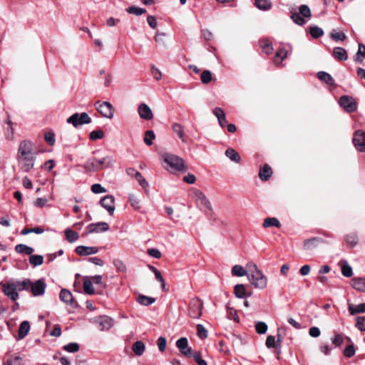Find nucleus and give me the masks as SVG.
Instances as JSON below:
<instances>
[{
    "instance_id": "61",
    "label": "nucleus",
    "mask_w": 365,
    "mask_h": 365,
    "mask_svg": "<svg viewBox=\"0 0 365 365\" xmlns=\"http://www.w3.org/2000/svg\"><path fill=\"white\" fill-rule=\"evenodd\" d=\"M91 191L93 193L98 194L106 192V190L101 184H93L91 186Z\"/></svg>"
},
{
    "instance_id": "42",
    "label": "nucleus",
    "mask_w": 365,
    "mask_h": 365,
    "mask_svg": "<svg viewBox=\"0 0 365 365\" xmlns=\"http://www.w3.org/2000/svg\"><path fill=\"white\" fill-rule=\"evenodd\" d=\"M155 138V135L153 130H147L145 133V137L143 138L144 143L147 145H152L153 143V140Z\"/></svg>"
},
{
    "instance_id": "51",
    "label": "nucleus",
    "mask_w": 365,
    "mask_h": 365,
    "mask_svg": "<svg viewBox=\"0 0 365 365\" xmlns=\"http://www.w3.org/2000/svg\"><path fill=\"white\" fill-rule=\"evenodd\" d=\"M291 19L295 24L299 26H302L305 24L304 19L301 16V14L299 13H292V14L291 15Z\"/></svg>"
},
{
    "instance_id": "53",
    "label": "nucleus",
    "mask_w": 365,
    "mask_h": 365,
    "mask_svg": "<svg viewBox=\"0 0 365 365\" xmlns=\"http://www.w3.org/2000/svg\"><path fill=\"white\" fill-rule=\"evenodd\" d=\"M104 136V132L102 130H93L90 133V139L92 140H97L103 138Z\"/></svg>"
},
{
    "instance_id": "39",
    "label": "nucleus",
    "mask_w": 365,
    "mask_h": 365,
    "mask_svg": "<svg viewBox=\"0 0 365 365\" xmlns=\"http://www.w3.org/2000/svg\"><path fill=\"white\" fill-rule=\"evenodd\" d=\"M235 294L237 298H243L246 296L245 287L242 284H236L234 287Z\"/></svg>"
},
{
    "instance_id": "18",
    "label": "nucleus",
    "mask_w": 365,
    "mask_h": 365,
    "mask_svg": "<svg viewBox=\"0 0 365 365\" xmlns=\"http://www.w3.org/2000/svg\"><path fill=\"white\" fill-rule=\"evenodd\" d=\"M98 252V249L96 247H87L80 245L76 247V252L81 256L94 255L96 254Z\"/></svg>"
},
{
    "instance_id": "10",
    "label": "nucleus",
    "mask_w": 365,
    "mask_h": 365,
    "mask_svg": "<svg viewBox=\"0 0 365 365\" xmlns=\"http://www.w3.org/2000/svg\"><path fill=\"white\" fill-rule=\"evenodd\" d=\"M46 287V284L43 279L36 280L32 282L29 286V289L34 297L41 296L44 294Z\"/></svg>"
},
{
    "instance_id": "52",
    "label": "nucleus",
    "mask_w": 365,
    "mask_h": 365,
    "mask_svg": "<svg viewBox=\"0 0 365 365\" xmlns=\"http://www.w3.org/2000/svg\"><path fill=\"white\" fill-rule=\"evenodd\" d=\"M197 336L201 339H204L207 336V331L205 327L202 324L197 325Z\"/></svg>"
},
{
    "instance_id": "25",
    "label": "nucleus",
    "mask_w": 365,
    "mask_h": 365,
    "mask_svg": "<svg viewBox=\"0 0 365 365\" xmlns=\"http://www.w3.org/2000/svg\"><path fill=\"white\" fill-rule=\"evenodd\" d=\"M272 169L271 168L265 164L259 170V177L262 180H267L272 175Z\"/></svg>"
},
{
    "instance_id": "2",
    "label": "nucleus",
    "mask_w": 365,
    "mask_h": 365,
    "mask_svg": "<svg viewBox=\"0 0 365 365\" xmlns=\"http://www.w3.org/2000/svg\"><path fill=\"white\" fill-rule=\"evenodd\" d=\"M247 269L248 272V279L255 288L264 289L267 287V277L258 269L255 263H248L247 264Z\"/></svg>"
},
{
    "instance_id": "50",
    "label": "nucleus",
    "mask_w": 365,
    "mask_h": 365,
    "mask_svg": "<svg viewBox=\"0 0 365 365\" xmlns=\"http://www.w3.org/2000/svg\"><path fill=\"white\" fill-rule=\"evenodd\" d=\"M341 273L346 277H350L353 275L352 268L346 262L341 266Z\"/></svg>"
},
{
    "instance_id": "5",
    "label": "nucleus",
    "mask_w": 365,
    "mask_h": 365,
    "mask_svg": "<svg viewBox=\"0 0 365 365\" xmlns=\"http://www.w3.org/2000/svg\"><path fill=\"white\" fill-rule=\"evenodd\" d=\"M203 302L199 298L192 299L188 304L189 316L193 319H199L202 314Z\"/></svg>"
},
{
    "instance_id": "29",
    "label": "nucleus",
    "mask_w": 365,
    "mask_h": 365,
    "mask_svg": "<svg viewBox=\"0 0 365 365\" xmlns=\"http://www.w3.org/2000/svg\"><path fill=\"white\" fill-rule=\"evenodd\" d=\"M83 290L88 294H93L94 289L93 282L89 277H86L83 281Z\"/></svg>"
},
{
    "instance_id": "47",
    "label": "nucleus",
    "mask_w": 365,
    "mask_h": 365,
    "mask_svg": "<svg viewBox=\"0 0 365 365\" xmlns=\"http://www.w3.org/2000/svg\"><path fill=\"white\" fill-rule=\"evenodd\" d=\"M332 39L335 41H344L346 38L345 34L342 31H336L333 30L330 34Z\"/></svg>"
},
{
    "instance_id": "26",
    "label": "nucleus",
    "mask_w": 365,
    "mask_h": 365,
    "mask_svg": "<svg viewBox=\"0 0 365 365\" xmlns=\"http://www.w3.org/2000/svg\"><path fill=\"white\" fill-rule=\"evenodd\" d=\"M225 155L232 161L239 163L241 158L237 152L233 148H227L225 151Z\"/></svg>"
},
{
    "instance_id": "21",
    "label": "nucleus",
    "mask_w": 365,
    "mask_h": 365,
    "mask_svg": "<svg viewBox=\"0 0 365 365\" xmlns=\"http://www.w3.org/2000/svg\"><path fill=\"white\" fill-rule=\"evenodd\" d=\"M319 242L320 240L319 238L314 237L312 239H308L304 242L303 247L307 251H312L317 247Z\"/></svg>"
},
{
    "instance_id": "55",
    "label": "nucleus",
    "mask_w": 365,
    "mask_h": 365,
    "mask_svg": "<svg viewBox=\"0 0 365 365\" xmlns=\"http://www.w3.org/2000/svg\"><path fill=\"white\" fill-rule=\"evenodd\" d=\"M256 331L258 334H265L267 330V325L262 322H259L255 325Z\"/></svg>"
},
{
    "instance_id": "38",
    "label": "nucleus",
    "mask_w": 365,
    "mask_h": 365,
    "mask_svg": "<svg viewBox=\"0 0 365 365\" xmlns=\"http://www.w3.org/2000/svg\"><path fill=\"white\" fill-rule=\"evenodd\" d=\"M137 302L142 305L149 306L155 302V299L145 295H140L137 299Z\"/></svg>"
},
{
    "instance_id": "48",
    "label": "nucleus",
    "mask_w": 365,
    "mask_h": 365,
    "mask_svg": "<svg viewBox=\"0 0 365 365\" xmlns=\"http://www.w3.org/2000/svg\"><path fill=\"white\" fill-rule=\"evenodd\" d=\"M126 11L129 14H135L136 16H140L146 12V10L143 8L130 6L126 9Z\"/></svg>"
},
{
    "instance_id": "8",
    "label": "nucleus",
    "mask_w": 365,
    "mask_h": 365,
    "mask_svg": "<svg viewBox=\"0 0 365 365\" xmlns=\"http://www.w3.org/2000/svg\"><path fill=\"white\" fill-rule=\"evenodd\" d=\"M109 230V225L107 222H100L97 223L90 224L85 231V232L82 235L83 237H86L88 234L91 233H99L102 232H106Z\"/></svg>"
},
{
    "instance_id": "33",
    "label": "nucleus",
    "mask_w": 365,
    "mask_h": 365,
    "mask_svg": "<svg viewBox=\"0 0 365 365\" xmlns=\"http://www.w3.org/2000/svg\"><path fill=\"white\" fill-rule=\"evenodd\" d=\"M349 311L351 315H355L358 313H364L365 303L359 304L356 307H355L353 304H350L349 305Z\"/></svg>"
},
{
    "instance_id": "22",
    "label": "nucleus",
    "mask_w": 365,
    "mask_h": 365,
    "mask_svg": "<svg viewBox=\"0 0 365 365\" xmlns=\"http://www.w3.org/2000/svg\"><path fill=\"white\" fill-rule=\"evenodd\" d=\"M30 330V324L28 321H24L20 324L19 329V339H24Z\"/></svg>"
},
{
    "instance_id": "14",
    "label": "nucleus",
    "mask_w": 365,
    "mask_h": 365,
    "mask_svg": "<svg viewBox=\"0 0 365 365\" xmlns=\"http://www.w3.org/2000/svg\"><path fill=\"white\" fill-rule=\"evenodd\" d=\"M4 293L12 301H16L19 297V294L14 283H6L2 285Z\"/></svg>"
},
{
    "instance_id": "27",
    "label": "nucleus",
    "mask_w": 365,
    "mask_h": 365,
    "mask_svg": "<svg viewBox=\"0 0 365 365\" xmlns=\"http://www.w3.org/2000/svg\"><path fill=\"white\" fill-rule=\"evenodd\" d=\"M16 291H24L29 289V286L31 284V281L29 279H26L24 281H17L15 283H14Z\"/></svg>"
},
{
    "instance_id": "34",
    "label": "nucleus",
    "mask_w": 365,
    "mask_h": 365,
    "mask_svg": "<svg viewBox=\"0 0 365 365\" xmlns=\"http://www.w3.org/2000/svg\"><path fill=\"white\" fill-rule=\"evenodd\" d=\"M145 344L141 341H138L133 345V351L137 356H141L145 351Z\"/></svg>"
},
{
    "instance_id": "35",
    "label": "nucleus",
    "mask_w": 365,
    "mask_h": 365,
    "mask_svg": "<svg viewBox=\"0 0 365 365\" xmlns=\"http://www.w3.org/2000/svg\"><path fill=\"white\" fill-rule=\"evenodd\" d=\"M4 365H24L23 359L20 356L12 355Z\"/></svg>"
},
{
    "instance_id": "49",
    "label": "nucleus",
    "mask_w": 365,
    "mask_h": 365,
    "mask_svg": "<svg viewBox=\"0 0 365 365\" xmlns=\"http://www.w3.org/2000/svg\"><path fill=\"white\" fill-rule=\"evenodd\" d=\"M200 79L202 83L207 84L212 81V73L210 71L205 70L201 73Z\"/></svg>"
},
{
    "instance_id": "36",
    "label": "nucleus",
    "mask_w": 365,
    "mask_h": 365,
    "mask_svg": "<svg viewBox=\"0 0 365 365\" xmlns=\"http://www.w3.org/2000/svg\"><path fill=\"white\" fill-rule=\"evenodd\" d=\"M247 271H246L244 267L241 265L236 264L232 268V274L233 276L237 277H243L247 274Z\"/></svg>"
},
{
    "instance_id": "17",
    "label": "nucleus",
    "mask_w": 365,
    "mask_h": 365,
    "mask_svg": "<svg viewBox=\"0 0 365 365\" xmlns=\"http://www.w3.org/2000/svg\"><path fill=\"white\" fill-rule=\"evenodd\" d=\"M96 323L98 324L99 329L101 331L110 329L114 324V321L112 318L107 316L100 317Z\"/></svg>"
},
{
    "instance_id": "57",
    "label": "nucleus",
    "mask_w": 365,
    "mask_h": 365,
    "mask_svg": "<svg viewBox=\"0 0 365 365\" xmlns=\"http://www.w3.org/2000/svg\"><path fill=\"white\" fill-rule=\"evenodd\" d=\"M355 354V349L353 344L348 345L344 350V355L350 358Z\"/></svg>"
},
{
    "instance_id": "62",
    "label": "nucleus",
    "mask_w": 365,
    "mask_h": 365,
    "mask_svg": "<svg viewBox=\"0 0 365 365\" xmlns=\"http://www.w3.org/2000/svg\"><path fill=\"white\" fill-rule=\"evenodd\" d=\"M166 339L165 337L160 336L157 341V345L160 351H163L166 348Z\"/></svg>"
},
{
    "instance_id": "56",
    "label": "nucleus",
    "mask_w": 365,
    "mask_h": 365,
    "mask_svg": "<svg viewBox=\"0 0 365 365\" xmlns=\"http://www.w3.org/2000/svg\"><path fill=\"white\" fill-rule=\"evenodd\" d=\"M129 201L130 202V205L135 210H138L140 208V202L138 198L134 194H130L129 195Z\"/></svg>"
},
{
    "instance_id": "40",
    "label": "nucleus",
    "mask_w": 365,
    "mask_h": 365,
    "mask_svg": "<svg viewBox=\"0 0 365 365\" xmlns=\"http://www.w3.org/2000/svg\"><path fill=\"white\" fill-rule=\"evenodd\" d=\"M353 287L357 290L364 292L365 291V281L361 278L354 279L353 280Z\"/></svg>"
},
{
    "instance_id": "20",
    "label": "nucleus",
    "mask_w": 365,
    "mask_h": 365,
    "mask_svg": "<svg viewBox=\"0 0 365 365\" xmlns=\"http://www.w3.org/2000/svg\"><path fill=\"white\" fill-rule=\"evenodd\" d=\"M333 56L339 61H346L348 58L347 52L342 47H335L333 50Z\"/></svg>"
},
{
    "instance_id": "9",
    "label": "nucleus",
    "mask_w": 365,
    "mask_h": 365,
    "mask_svg": "<svg viewBox=\"0 0 365 365\" xmlns=\"http://www.w3.org/2000/svg\"><path fill=\"white\" fill-rule=\"evenodd\" d=\"M353 143L359 152H365V131H356L353 138Z\"/></svg>"
},
{
    "instance_id": "45",
    "label": "nucleus",
    "mask_w": 365,
    "mask_h": 365,
    "mask_svg": "<svg viewBox=\"0 0 365 365\" xmlns=\"http://www.w3.org/2000/svg\"><path fill=\"white\" fill-rule=\"evenodd\" d=\"M66 122L76 128L81 125L79 114L78 113L73 114L66 120Z\"/></svg>"
},
{
    "instance_id": "1",
    "label": "nucleus",
    "mask_w": 365,
    "mask_h": 365,
    "mask_svg": "<svg viewBox=\"0 0 365 365\" xmlns=\"http://www.w3.org/2000/svg\"><path fill=\"white\" fill-rule=\"evenodd\" d=\"M35 159L32 143L29 141L21 142L17 155L20 169L24 173L29 172L34 166Z\"/></svg>"
},
{
    "instance_id": "41",
    "label": "nucleus",
    "mask_w": 365,
    "mask_h": 365,
    "mask_svg": "<svg viewBox=\"0 0 365 365\" xmlns=\"http://www.w3.org/2000/svg\"><path fill=\"white\" fill-rule=\"evenodd\" d=\"M65 234L68 241L71 243L76 242L79 237L78 234L71 229H66Z\"/></svg>"
},
{
    "instance_id": "60",
    "label": "nucleus",
    "mask_w": 365,
    "mask_h": 365,
    "mask_svg": "<svg viewBox=\"0 0 365 365\" xmlns=\"http://www.w3.org/2000/svg\"><path fill=\"white\" fill-rule=\"evenodd\" d=\"M356 320V327L361 331H365V317H358Z\"/></svg>"
},
{
    "instance_id": "44",
    "label": "nucleus",
    "mask_w": 365,
    "mask_h": 365,
    "mask_svg": "<svg viewBox=\"0 0 365 365\" xmlns=\"http://www.w3.org/2000/svg\"><path fill=\"white\" fill-rule=\"evenodd\" d=\"M113 263L118 272H126L127 267H126L125 264L124 263V262H123L121 259H114L113 261Z\"/></svg>"
},
{
    "instance_id": "6",
    "label": "nucleus",
    "mask_w": 365,
    "mask_h": 365,
    "mask_svg": "<svg viewBox=\"0 0 365 365\" xmlns=\"http://www.w3.org/2000/svg\"><path fill=\"white\" fill-rule=\"evenodd\" d=\"M193 195L196 205L201 210H203L204 212L206 210H212V206L209 200L202 191L195 190L193 192Z\"/></svg>"
},
{
    "instance_id": "59",
    "label": "nucleus",
    "mask_w": 365,
    "mask_h": 365,
    "mask_svg": "<svg viewBox=\"0 0 365 365\" xmlns=\"http://www.w3.org/2000/svg\"><path fill=\"white\" fill-rule=\"evenodd\" d=\"M261 47L262 51L267 54L270 53L272 50L271 43H269L268 41H262L261 42Z\"/></svg>"
},
{
    "instance_id": "64",
    "label": "nucleus",
    "mask_w": 365,
    "mask_h": 365,
    "mask_svg": "<svg viewBox=\"0 0 365 365\" xmlns=\"http://www.w3.org/2000/svg\"><path fill=\"white\" fill-rule=\"evenodd\" d=\"M192 356H193V358H194L195 362L198 365H207V362L204 359H202L200 353L195 352L193 354H192Z\"/></svg>"
},
{
    "instance_id": "19",
    "label": "nucleus",
    "mask_w": 365,
    "mask_h": 365,
    "mask_svg": "<svg viewBox=\"0 0 365 365\" xmlns=\"http://www.w3.org/2000/svg\"><path fill=\"white\" fill-rule=\"evenodd\" d=\"M213 114L216 116V118H217L218 120V123L220 124V125L222 127V128H224L226 126V125L228 123L227 119H226V117H225V112L223 111V110L221 108H219V107H216L214 110H213Z\"/></svg>"
},
{
    "instance_id": "11",
    "label": "nucleus",
    "mask_w": 365,
    "mask_h": 365,
    "mask_svg": "<svg viewBox=\"0 0 365 365\" xmlns=\"http://www.w3.org/2000/svg\"><path fill=\"white\" fill-rule=\"evenodd\" d=\"M339 103V105L348 112H353L356 108L354 98L347 96H341Z\"/></svg>"
},
{
    "instance_id": "3",
    "label": "nucleus",
    "mask_w": 365,
    "mask_h": 365,
    "mask_svg": "<svg viewBox=\"0 0 365 365\" xmlns=\"http://www.w3.org/2000/svg\"><path fill=\"white\" fill-rule=\"evenodd\" d=\"M115 163V160L110 155H106L103 158L98 160L96 158H90L84 164L83 168L88 173H93L105 168H110Z\"/></svg>"
},
{
    "instance_id": "43",
    "label": "nucleus",
    "mask_w": 365,
    "mask_h": 365,
    "mask_svg": "<svg viewBox=\"0 0 365 365\" xmlns=\"http://www.w3.org/2000/svg\"><path fill=\"white\" fill-rule=\"evenodd\" d=\"M310 34L314 38H318L324 35V31L317 26H310Z\"/></svg>"
},
{
    "instance_id": "46",
    "label": "nucleus",
    "mask_w": 365,
    "mask_h": 365,
    "mask_svg": "<svg viewBox=\"0 0 365 365\" xmlns=\"http://www.w3.org/2000/svg\"><path fill=\"white\" fill-rule=\"evenodd\" d=\"M287 52L284 49L278 51L275 55L274 63L275 64H280L282 61L286 58Z\"/></svg>"
},
{
    "instance_id": "16",
    "label": "nucleus",
    "mask_w": 365,
    "mask_h": 365,
    "mask_svg": "<svg viewBox=\"0 0 365 365\" xmlns=\"http://www.w3.org/2000/svg\"><path fill=\"white\" fill-rule=\"evenodd\" d=\"M172 130L182 143H187L188 137L185 134V128L182 124L179 123H173L172 124Z\"/></svg>"
},
{
    "instance_id": "13",
    "label": "nucleus",
    "mask_w": 365,
    "mask_h": 365,
    "mask_svg": "<svg viewBox=\"0 0 365 365\" xmlns=\"http://www.w3.org/2000/svg\"><path fill=\"white\" fill-rule=\"evenodd\" d=\"M100 203L110 215H113L115 211V198L113 195L105 196L101 200Z\"/></svg>"
},
{
    "instance_id": "31",
    "label": "nucleus",
    "mask_w": 365,
    "mask_h": 365,
    "mask_svg": "<svg viewBox=\"0 0 365 365\" xmlns=\"http://www.w3.org/2000/svg\"><path fill=\"white\" fill-rule=\"evenodd\" d=\"M255 6L260 10L267 11L271 9L272 2L270 0H255Z\"/></svg>"
},
{
    "instance_id": "23",
    "label": "nucleus",
    "mask_w": 365,
    "mask_h": 365,
    "mask_svg": "<svg viewBox=\"0 0 365 365\" xmlns=\"http://www.w3.org/2000/svg\"><path fill=\"white\" fill-rule=\"evenodd\" d=\"M59 297L62 302H63L68 304H71L73 300L72 293L66 289H63L61 291Z\"/></svg>"
},
{
    "instance_id": "7",
    "label": "nucleus",
    "mask_w": 365,
    "mask_h": 365,
    "mask_svg": "<svg viewBox=\"0 0 365 365\" xmlns=\"http://www.w3.org/2000/svg\"><path fill=\"white\" fill-rule=\"evenodd\" d=\"M96 109L103 117L111 119L113 117L114 108L112 104L108 101H97L95 103Z\"/></svg>"
},
{
    "instance_id": "4",
    "label": "nucleus",
    "mask_w": 365,
    "mask_h": 365,
    "mask_svg": "<svg viewBox=\"0 0 365 365\" xmlns=\"http://www.w3.org/2000/svg\"><path fill=\"white\" fill-rule=\"evenodd\" d=\"M163 160L170 168L178 171H182L185 169V164L184 160L178 155L165 153L163 155Z\"/></svg>"
},
{
    "instance_id": "58",
    "label": "nucleus",
    "mask_w": 365,
    "mask_h": 365,
    "mask_svg": "<svg viewBox=\"0 0 365 365\" xmlns=\"http://www.w3.org/2000/svg\"><path fill=\"white\" fill-rule=\"evenodd\" d=\"M299 14L305 18H309L311 16V10L307 5H302L299 7Z\"/></svg>"
},
{
    "instance_id": "37",
    "label": "nucleus",
    "mask_w": 365,
    "mask_h": 365,
    "mask_svg": "<svg viewBox=\"0 0 365 365\" xmlns=\"http://www.w3.org/2000/svg\"><path fill=\"white\" fill-rule=\"evenodd\" d=\"M365 58V46L363 43H359V48L356 53L355 61L361 63Z\"/></svg>"
},
{
    "instance_id": "28",
    "label": "nucleus",
    "mask_w": 365,
    "mask_h": 365,
    "mask_svg": "<svg viewBox=\"0 0 365 365\" xmlns=\"http://www.w3.org/2000/svg\"><path fill=\"white\" fill-rule=\"evenodd\" d=\"M262 225L266 228L270 227H280L281 223L276 217H267L264 220Z\"/></svg>"
},
{
    "instance_id": "15",
    "label": "nucleus",
    "mask_w": 365,
    "mask_h": 365,
    "mask_svg": "<svg viewBox=\"0 0 365 365\" xmlns=\"http://www.w3.org/2000/svg\"><path fill=\"white\" fill-rule=\"evenodd\" d=\"M138 113L142 119L150 120L153 118V113L150 108L145 103H140L138 107Z\"/></svg>"
},
{
    "instance_id": "24",
    "label": "nucleus",
    "mask_w": 365,
    "mask_h": 365,
    "mask_svg": "<svg viewBox=\"0 0 365 365\" xmlns=\"http://www.w3.org/2000/svg\"><path fill=\"white\" fill-rule=\"evenodd\" d=\"M318 78L324 82L325 83L332 86L334 84V78L331 77L330 74L325 71H319L317 73Z\"/></svg>"
},
{
    "instance_id": "32",
    "label": "nucleus",
    "mask_w": 365,
    "mask_h": 365,
    "mask_svg": "<svg viewBox=\"0 0 365 365\" xmlns=\"http://www.w3.org/2000/svg\"><path fill=\"white\" fill-rule=\"evenodd\" d=\"M15 250L19 253H24L28 255H31L34 251L32 247L24 244L17 245L15 247Z\"/></svg>"
},
{
    "instance_id": "12",
    "label": "nucleus",
    "mask_w": 365,
    "mask_h": 365,
    "mask_svg": "<svg viewBox=\"0 0 365 365\" xmlns=\"http://www.w3.org/2000/svg\"><path fill=\"white\" fill-rule=\"evenodd\" d=\"M176 346L182 354L190 357L192 354L191 348L188 347V341L187 338L182 337L176 341Z\"/></svg>"
},
{
    "instance_id": "54",
    "label": "nucleus",
    "mask_w": 365,
    "mask_h": 365,
    "mask_svg": "<svg viewBox=\"0 0 365 365\" xmlns=\"http://www.w3.org/2000/svg\"><path fill=\"white\" fill-rule=\"evenodd\" d=\"M63 349L68 352H76L79 349V346L77 343H69L63 346Z\"/></svg>"
},
{
    "instance_id": "30",
    "label": "nucleus",
    "mask_w": 365,
    "mask_h": 365,
    "mask_svg": "<svg viewBox=\"0 0 365 365\" xmlns=\"http://www.w3.org/2000/svg\"><path fill=\"white\" fill-rule=\"evenodd\" d=\"M43 256L40 255H31L29 257V262L34 267L40 266L43 263Z\"/></svg>"
},
{
    "instance_id": "63",
    "label": "nucleus",
    "mask_w": 365,
    "mask_h": 365,
    "mask_svg": "<svg viewBox=\"0 0 365 365\" xmlns=\"http://www.w3.org/2000/svg\"><path fill=\"white\" fill-rule=\"evenodd\" d=\"M45 140L51 145H53L56 140H55V135L53 133H47L45 134L44 136Z\"/></svg>"
}]
</instances>
